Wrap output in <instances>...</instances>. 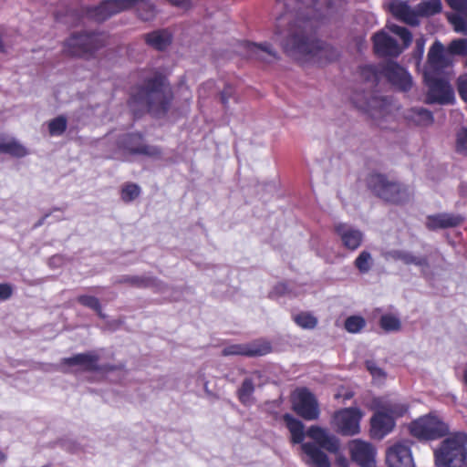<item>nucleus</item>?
Returning a JSON list of instances; mask_svg holds the SVG:
<instances>
[{"mask_svg":"<svg viewBox=\"0 0 467 467\" xmlns=\"http://www.w3.org/2000/svg\"><path fill=\"white\" fill-rule=\"evenodd\" d=\"M327 0H289L287 11L277 18L276 31L282 36L284 51L298 60L325 64L337 59L339 53L332 46L315 40L312 33L322 16Z\"/></svg>","mask_w":467,"mask_h":467,"instance_id":"f257e3e1","label":"nucleus"},{"mask_svg":"<svg viewBox=\"0 0 467 467\" xmlns=\"http://www.w3.org/2000/svg\"><path fill=\"white\" fill-rule=\"evenodd\" d=\"M306 436L311 440L302 443L303 462L310 467H330V462L325 451L336 453L339 449L338 439L328 430L317 425L310 426Z\"/></svg>","mask_w":467,"mask_h":467,"instance_id":"f03ea898","label":"nucleus"},{"mask_svg":"<svg viewBox=\"0 0 467 467\" xmlns=\"http://www.w3.org/2000/svg\"><path fill=\"white\" fill-rule=\"evenodd\" d=\"M132 5H136L139 16L144 21L151 20L156 15L150 0H106L96 7L87 8L86 14L89 18L101 22Z\"/></svg>","mask_w":467,"mask_h":467,"instance_id":"7ed1b4c3","label":"nucleus"},{"mask_svg":"<svg viewBox=\"0 0 467 467\" xmlns=\"http://www.w3.org/2000/svg\"><path fill=\"white\" fill-rule=\"evenodd\" d=\"M139 104L145 106L154 115H161L168 109L171 99V88L162 78L148 80L133 97Z\"/></svg>","mask_w":467,"mask_h":467,"instance_id":"20e7f679","label":"nucleus"},{"mask_svg":"<svg viewBox=\"0 0 467 467\" xmlns=\"http://www.w3.org/2000/svg\"><path fill=\"white\" fill-rule=\"evenodd\" d=\"M467 434L457 432L444 439L434 451L438 467H462L467 458Z\"/></svg>","mask_w":467,"mask_h":467,"instance_id":"39448f33","label":"nucleus"},{"mask_svg":"<svg viewBox=\"0 0 467 467\" xmlns=\"http://www.w3.org/2000/svg\"><path fill=\"white\" fill-rule=\"evenodd\" d=\"M368 183L379 198L389 203L404 204L412 197V192L408 186L390 181L381 174H372Z\"/></svg>","mask_w":467,"mask_h":467,"instance_id":"423d86ee","label":"nucleus"},{"mask_svg":"<svg viewBox=\"0 0 467 467\" xmlns=\"http://www.w3.org/2000/svg\"><path fill=\"white\" fill-rule=\"evenodd\" d=\"M391 14L398 19L409 25H417L420 16H430L441 10V0H426L418 4L414 8L407 1L392 0L389 4Z\"/></svg>","mask_w":467,"mask_h":467,"instance_id":"0eeeda50","label":"nucleus"},{"mask_svg":"<svg viewBox=\"0 0 467 467\" xmlns=\"http://www.w3.org/2000/svg\"><path fill=\"white\" fill-rule=\"evenodd\" d=\"M389 29L402 40L403 45H399L389 33L382 30L372 37L374 50L379 56L397 57L410 45L412 35L407 28L396 25L390 26Z\"/></svg>","mask_w":467,"mask_h":467,"instance_id":"6e6552de","label":"nucleus"},{"mask_svg":"<svg viewBox=\"0 0 467 467\" xmlns=\"http://www.w3.org/2000/svg\"><path fill=\"white\" fill-rule=\"evenodd\" d=\"M408 408L402 403L386 402L371 419V432L378 439L389 433L394 427V418L402 416Z\"/></svg>","mask_w":467,"mask_h":467,"instance_id":"1a4fd4ad","label":"nucleus"},{"mask_svg":"<svg viewBox=\"0 0 467 467\" xmlns=\"http://www.w3.org/2000/svg\"><path fill=\"white\" fill-rule=\"evenodd\" d=\"M106 36L102 33L73 34L64 43V52L69 56L81 57L103 47Z\"/></svg>","mask_w":467,"mask_h":467,"instance_id":"9d476101","label":"nucleus"},{"mask_svg":"<svg viewBox=\"0 0 467 467\" xmlns=\"http://www.w3.org/2000/svg\"><path fill=\"white\" fill-rule=\"evenodd\" d=\"M410 433L419 439L435 440L449 431V427L437 415L430 413L412 421Z\"/></svg>","mask_w":467,"mask_h":467,"instance_id":"9b49d317","label":"nucleus"},{"mask_svg":"<svg viewBox=\"0 0 467 467\" xmlns=\"http://www.w3.org/2000/svg\"><path fill=\"white\" fill-rule=\"evenodd\" d=\"M294 411L306 420H314L319 417L320 410L315 395L307 389H298L292 395Z\"/></svg>","mask_w":467,"mask_h":467,"instance_id":"f8f14e48","label":"nucleus"},{"mask_svg":"<svg viewBox=\"0 0 467 467\" xmlns=\"http://www.w3.org/2000/svg\"><path fill=\"white\" fill-rule=\"evenodd\" d=\"M424 79L429 87L428 102L447 104L453 99V91L443 78L440 75L431 74L429 71H424Z\"/></svg>","mask_w":467,"mask_h":467,"instance_id":"ddd939ff","label":"nucleus"},{"mask_svg":"<svg viewBox=\"0 0 467 467\" xmlns=\"http://www.w3.org/2000/svg\"><path fill=\"white\" fill-rule=\"evenodd\" d=\"M361 411L357 408H348L337 411L332 420L335 429L343 435L352 436L359 432Z\"/></svg>","mask_w":467,"mask_h":467,"instance_id":"4468645a","label":"nucleus"},{"mask_svg":"<svg viewBox=\"0 0 467 467\" xmlns=\"http://www.w3.org/2000/svg\"><path fill=\"white\" fill-rule=\"evenodd\" d=\"M119 149L130 154H140L157 158L161 154V149L153 145L144 143L139 134H124L119 140Z\"/></svg>","mask_w":467,"mask_h":467,"instance_id":"2eb2a0df","label":"nucleus"},{"mask_svg":"<svg viewBox=\"0 0 467 467\" xmlns=\"http://www.w3.org/2000/svg\"><path fill=\"white\" fill-rule=\"evenodd\" d=\"M388 467H415L408 441H400L389 446L386 451Z\"/></svg>","mask_w":467,"mask_h":467,"instance_id":"dca6fc26","label":"nucleus"},{"mask_svg":"<svg viewBox=\"0 0 467 467\" xmlns=\"http://www.w3.org/2000/svg\"><path fill=\"white\" fill-rule=\"evenodd\" d=\"M452 64V57L448 49L440 41H435L428 52L427 65L424 71L440 75V71Z\"/></svg>","mask_w":467,"mask_h":467,"instance_id":"f3484780","label":"nucleus"},{"mask_svg":"<svg viewBox=\"0 0 467 467\" xmlns=\"http://www.w3.org/2000/svg\"><path fill=\"white\" fill-rule=\"evenodd\" d=\"M99 355L95 352H87L77 354L70 358H62L57 365V369L63 372H68L67 368H77L83 371L98 370Z\"/></svg>","mask_w":467,"mask_h":467,"instance_id":"a211bd4d","label":"nucleus"},{"mask_svg":"<svg viewBox=\"0 0 467 467\" xmlns=\"http://www.w3.org/2000/svg\"><path fill=\"white\" fill-rule=\"evenodd\" d=\"M271 351V346L264 340H257L246 344L231 345L223 349V356L241 355L247 357L263 356Z\"/></svg>","mask_w":467,"mask_h":467,"instance_id":"6ab92c4d","label":"nucleus"},{"mask_svg":"<svg viewBox=\"0 0 467 467\" xmlns=\"http://www.w3.org/2000/svg\"><path fill=\"white\" fill-rule=\"evenodd\" d=\"M349 451L352 460L358 465L362 467H372L376 451L370 443L360 440H353L349 443Z\"/></svg>","mask_w":467,"mask_h":467,"instance_id":"aec40b11","label":"nucleus"},{"mask_svg":"<svg viewBox=\"0 0 467 467\" xmlns=\"http://www.w3.org/2000/svg\"><path fill=\"white\" fill-rule=\"evenodd\" d=\"M455 11L448 14V19L458 33L467 34V0H445Z\"/></svg>","mask_w":467,"mask_h":467,"instance_id":"412c9836","label":"nucleus"},{"mask_svg":"<svg viewBox=\"0 0 467 467\" xmlns=\"http://www.w3.org/2000/svg\"><path fill=\"white\" fill-rule=\"evenodd\" d=\"M384 73L388 79L401 90H408L412 86L411 76L395 62H388L384 67Z\"/></svg>","mask_w":467,"mask_h":467,"instance_id":"4be33fe9","label":"nucleus"},{"mask_svg":"<svg viewBox=\"0 0 467 467\" xmlns=\"http://www.w3.org/2000/svg\"><path fill=\"white\" fill-rule=\"evenodd\" d=\"M335 231L343 245L351 251L358 249L363 241V234L348 224L337 223L335 226Z\"/></svg>","mask_w":467,"mask_h":467,"instance_id":"5701e85b","label":"nucleus"},{"mask_svg":"<svg viewBox=\"0 0 467 467\" xmlns=\"http://www.w3.org/2000/svg\"><path fill=\"white\" fill-rule=\"evenodd\" d=\"M376 121L386 118L391 111V105L385 98L372 97L364 106H359Z\"/></svg>","mask_w":467,"mask_h":467,"instance_id":"b1692460","label":"nucleus"},{"mask_svg":"<svg viewBox=\"0 0 467 467\" xmlns=\"http://www.w3.org/2000/svg\"><path fill=\"white\" fill-rule=\"evenodd\" d=\"M462 221L463 218L457 214L440 213L429 216L426 224L429 229L436 230L440 228L455 227L462 223Z\"/></svg>","mask_w":467,"mask_h":467,"instance_id":"393cba45","label":"nucleus"},{"mask_svg":"<svg viewBox=\"0 0 467 467\" xmlns=\"http://www.w3.org/2000/svg\"><path fill=\"white\" fill-rule=\"evenodd\" d=\"M117 282L127 283L132 286L140 288L152 287L159 292H163L166 288V285H163L161 281L150 276L124 275L121 276Z\"/></svg>","mask_w":467,"mask_h":467,"instance_id":"a878e982","label":"nucleus"},{"mask_svg":"<svg viewBox=\"0 0 467 467\" xmlns=\"http://www.w3.org/2000/svg\"><path fill=\"white\" fill-rule=\"evenodd\" d=\"M245 48L248 56L251 57L265 61L272 62L276 59V52L272 48L271 45L265 43L264 45H256L254 43H246Z\"/></svg>","mask_w":467,"mask_h":467,"instance_id":"bb28decb","label":"nucleus"},{"mask_svg":"<svg viewBox=\"0 0 467 467\" xmlns=\"http://www.w3.org/2000/svg\"><path fill=\"white\" fill-rule=\"evenodd\" d=\"M283 419L291 434V441L295 444L304 443L303 441L306 436V431H305V426L302 421L290 414H285Z\"/></svg>","mask_w":467,"mask_h":467,"instance_id":"cd10ccee","label":"nucleus"},{"mask_svg":"<svg viewBox=\"0 0 467 467\" xmlns=\"http://www.w3.org/2000/svg\"><path fill=\"white\" fill-rule=\"evenodd\" d=\"M145 39L152 47L162 50L170 45L171 36L168 30H158L146 35Z\"/></svg>","mask_w":467,"mask_h":467,"instance_id":"c85d7f7f","label":"nucleus"},{"mask_svg":"<svg viewBox=\"0 0 467 467\" xmlns=\"http://www.w3.org/2000/svg\"><path fill=\"white\" fill-rule=\"evenodd\" d=\"M260 372L253 373L252 377L246 378L238 390V397L243 404L248 405L253 400V393L254 391V379H259Z\"/></svg>","mask_w":467,"mask_h":467,"instance_id":"c756f323","label":"nucleus"},{"mask_svg":"<svg viewBox=\"0 0 467 467\" xmlns=\"http://www.w3.org/2000/svg\"><path fill=\"white\" fill-rule=\"evenodd\" d=\"M405 117L420 126H429L433 121L431 112L423 108L411 109L407 111Z\"/></svg>","mask_w":467,"mask_h":467,"instance_id":"7c9ffc66","label":"nucleus"},{"mask_svg":"<svg viewBox=\"0 0 467 467\" xmlns=\"http://www.w3.org/2000/svg\"><path fill=\"white\" fill-rule=\"evenodd\" d=\"M394 257L401 260L406 265H415L422 271L429 267L428 260L425 256H418L409 252L399 251L395 253Z\"/></svg>","mask_w":467,"mask_h":467,"instance_id":"2f4dec72","label":"nucleus"},{"mask_svg":"<svg viewBox=\"0 0 467 467\" xmlns=\"http://www.w3.org/2000/svg\"><path fill=\"white\" fill-rule=\"evenodd\" d=\"M380 327L386 332H398L401 328V322L398 317L392 314H385L379 320Z\"/></svg>","mask_w":467,"mask_h":467,"instance_id":"473e14b6","label":"nucleus"},{"mask_svg":"<svg viewBox=\"0 0 467 467\" xmlns=\"http://www.w3.org/2000/svg\"><path fill=\"white\" fill-rule=\"evenodd\" d=\"M67 121L66 117L58 116L47 123L48 132L50 136H60L67 129Z\"/></svg>","mask_w":467,"mask_h":467,"instance_id":"72a5a7b5","label":"nucleus"},{"mask_svg":"<svg viewBox=\"0 0 467 467\" xmlns=\"http://www.w3.org/2000/svg\"><path fill=\"white\" fill-rule=\"evenodd\" d=\"M5 146V153L14 157L22 158L28 154L27 149L16 139L8 138Z\"/></svg>","mask_w":467,"mask_h":467,"instance_id":"f704fd0d","label":"nucleus"},{"mask_svg":"<svg viewBox=\"0 0 467 467\" xmlns=\"http://www.w3.org/2000/svg\"><path fill=\"white\" fill-rule=\"evenodd\" d=\"M355 266L361 273H368L372 266V256L368 251H362L355 260Z\"/></svg>","mask_w":467,"mask_h":467,"instance_id":"c9c22d12","label":"nucleus"},{"mask_svg":"<svg viewBox=\"0 0 467 467\" xmlns=\"http://www.w3.org/2000/svg\"><path fill=\"white\" fill-rule=\"evenodd\" d=\"M448 52L451 56L467 55V39L458 38L452 40L448 46Z\"/></svg>","mask_w":467,"mask_h":467,"instance_id":"e433bc0d","label":"nucleus"},{"mask_svg":"<svg viewBox=\"0 0 467 467\" xmlns=\"http://www.w3.org/2000/svg\"><path fill=\"white\" fill-rule=\"evenodd\" d=\"M77 301L82 306L96 311L99 317H104L101 312L99 300L97 297L88 295H82L78 296Z\"/></svg>","mask_w":467,"mask_h":467,"instance_id":"4c0bfd02","label":"nucleus"},{"mask_svg":"<svg viewBox=\"0 0 467 467\" xmlns=\"http://www.w3.org/2000/svg\"><path fill=\"white\" fill-rule=\"evenodd\" d=\"M294 320L299 327L306 329H312L317 324V318L308 313L298 314L294 317Z\"/></svg>","mask_w":467,"mask_h":467,"instance_id":"58836bf2","label":"nucleus"},{"mask_svg":"<svg viewBox=\"0 0 467 467\" xmlns=\"http://www.w3.org/2000/svg\"><path fill=\"white\" fill-rule=\"evenodd\" d=\"M365 325L366 322L364 318L358 316L349 317L345 322V327L350 333L359 332Z\"/></svg>","mask_w":467,"mask_h":467,"instance_id":"ea45409f","label":"nucleus"},{"mask_svg":"<svg viewBox=\"0 0 467 467\" xmlns=\"http://www.w3.org/2000/svg\"><path fill=\"white\" fill-rule=\"evenodd\" d=\"M140 192V189L138 185L130 183L123 187L121 191V198L124 202H131L135 200Z\"/></svg>","mask_w":467,"mask_h":467,"instance_id":"a19ab883","label":"nucleus"},{"mask_svg":"<svg viewBox=\"0 0 467 467\" xmlns=\"http://www.w3.org/2000/svg\"><path fill=\"white\" fill-rule=\"evenodd\" d=\"M360 75L365 81L375 83L378 80V71L374 66L366 65L360 68Z\"/></svg>","mask_w":467,"mask_h":467,"instance_id":"79ce46f5","label":"nucleus"},{"mask_svg":"<svg viewBox=\"0 0 467 467\" xmlns=\"http://www.w3.org/2000/svg\"><path fill=\"white\" fill-rule=\"evenodd\" d=\"M456 150L458 152L467 155V129H462L458 132Z\"/></svg>","mask_w":467,"mask_h":467,"instance_id":"37998d69","label":"nucleus"},{"mask_svg":"<svg viewBox=\"0 0 467 467\" xmlns=\"http://www.w3.org/2000/svg\"><path fill=\"white\" fill-rule=\"evenodd\" d=\"M457 89L461 98L467 102V74H463L458 78Z\"/></svg>","mask_w":467,"mask_h":467,"instance_id":"c03bdc74","label":"nucleus"},{"mask_svg":"<svg viewBox=\"0 0 467 467\" xmlns=\"http://www.w3.org/2000/svg\"><path fill=\"white\" fill-rule=\"evenodd\" d=\"M230 98H234L237 102V99L234 97V88L232 86H226L221 92V100L225 108L228 107Z\"/></svg>","mask_w":467,"mask_h":467,"instance_id":"a18cd8bd","label":"nucleus"},{"mask_svg":"<svg viewBox=\"0 0 467 467\" xmlns=\"http://www.w3.org/2000/svg\"><path fill=\"white\" fill-rule=\"evenodd\" d=\"M366 367L374 379H380L385 377L384 371L380 368H379L373 361H368L366 363Z\"/></svg>","mask_w":467,"mask_h":467,"instance_id":"49530a36","label":"nucleus"},{"mask_svg":"<svg viewBox=\"0 0 467 467\" xmlns=\"http://www.w3.org/2000/svg\"><path fill=\"white\" fill-rule=\"evenodd\" d=\"M415 57L420 61L424 54L425 39L423 37L416 40Z\"/></svg>","mask_w":467,"mask_h":467,"instance_id":"de8ad7c7","label":"nucleus"},{"mask_svg":"<svg viewBox=\"0 0 467 467\" xmlns=\"http://www.w3.org/2000/svg\"><path fill=\"white\" fill-rule=\"evenodd\" d=\"M13 293V288L8 284H1L0 285V300L8 299Z\"/></svg>","mask_w":467,"mask_h":467,"instance_id":"09e8293b","label":"nucleus"},{"mask_svg":"<svg viewBox=\"0 0 467 467\" xmlns=\"http://www.w3.org/2000/svg\"><path fill=\"white\" fill-rule=\"evenodd\" d=\"M172 5L187 10L192 6L191 0H168Z\"/></svg>","mask_w":467,"mask_h":467,"instance_id":"8fccbe9b","label":"nucleus"},{"mask_svg":"<svg viewBox=\"0 0 467 467\" xmlns=\"http://www.w3.org/2000/svg\"><path fill=\"white\" fill-rule=\"evenodd\" d=\"M336 463L338 467H348V462L344 456H337L336 460Z\"/></svg>","mask_w":467,"mask_h":467,"instance_id":"3c124183","label":"nucleus"},{"mask_svg":"<svg viewBox=\"0 0 467 467\" xmlns=\"http://www.w3.org/2000/svg\"><path fill=\"white\" fill-rule=\"evenodd\" d=\"M8 138L0 137V153H5V145L7 144Z\"/></svg>","mask_w":467,"mask_h":467,"instance_id":"603ef678","label":"nucleus"},{"mask_svg":"<svg viewBox=\"0 0 467 467\" xmlns=\"http://www.w3.org/2000/svg\"><path fill=\"white\" fill-rule=\"evenodd\" d=\"M4 459V455L0 452V461Z\"/></svg>","mask_w":467,"mask_h":467,"instance_id":"864d4df0","label":"nucleus"},{"mask_svg":"<svg viewBox=\"0 0 467 467\" xmlns=\"http://www.w3.org/2000/svg\"><path fill=\"white\" fill-rule=\"evenodd\" d=\"M58 257H53L52 260L55 261V260H57Z\"/></svg>","mask_w":467,"mask_h":467,"instance_id":"5fc2aeb1","label":"nucleus"}]
</instances>
